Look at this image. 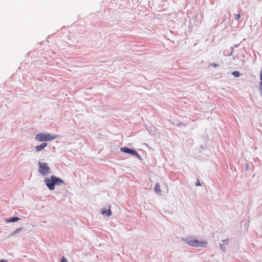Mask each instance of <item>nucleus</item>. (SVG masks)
<instances>
[{
    "instance_id": "8",
    "label": "nucleus",
    "mask_w": 262,
    "mask_h": 262,
    "mask_svg": "<svg viewBox=\"0 0 262 262\" xmlns=\"http://www.w3.org/2000/svg\"><path fill=\"white\" fill-rule=\"evenodd\" d=\"M101 213L102 214H106L107 216H110L112 215V211L109 208L107 210H104L102 211Z\"/></svg>"
},
{
    "instance_id": "13",
    "label": "nucleus",
    "mask_w": 262,
    "mask_h": 262,
    "mask_svg": "<svg viewBox=\"0 0 262 262\" xmlns=\"http://www.w3.org/2000/svg\"><path fill=\"white\" fill-rule=\"evenodd\" d=\"M60 262H67V259L64 257H63Z\"/></svg>"
},
{
    "instance_id": "2",
    "label": "nucleus",
    "mask_w": 262,
    "mask_h": 262,
    "mask_svg": "<svg viewBox=\"0 0 262 262\" xmlns=\"http://www.w3.org/2000/svg\"><path fill=\"white\" fill-rule=\"evenodd\" d=\"M183 241L188 245L195 247H205L207 244L206 241H199L192 236L187 237Z\"/></svg>"
},
{
    "instance_id": "12",
    "label": "nucleus",
    "mask_w": 262,
    "mask_h": 262,
    "mask_svg": "<svg viewBox=\"0 0 262 262\" xmlns=\"http://www.w3.org/2000/svg\"><path fill=\"white\" fill-rule=\"evenodd\" d=\"M240 14H234V17L236 20H238L240 18Z\"/></svg>"
},
{
    "instance_id": "14",
    "label": "nucleus",
    "mask_w": 262,
    "mask_h": 262,
    "mask_svg": "<svg viewBox=\"0 0 262 262\" xmlns=\"http://www.w3.org/2000/svg\"><path fill=\"white\" fill-rule=\"evenodd\" d=\"M195 184H196V186H200L201 185V184L200 183V181H199V179L197 180V182L195 183Z\"/></svg>"
},
{
    "instance_id": "3",
    "label": "nucleus",
    "mask_w": 262,
    "mask_h": 262,
    "mask_svg": "<svg viewBox=\"0 0 262 262\" xmlns=\"http://www.w3.org/2000/svg\"><path fill=\"white\" fill-rule=\"evenodd\" d=\"M58 137L55 134H50L48 133H41L36 136L35 139L39 142L50 141Z\"/></svg>"
},
{
    "instance_id": "1",
    "label": "nucleus",
    "mask_w": 262,
    "mask_h": 262,
    "mask_svg": "<svg viewBox=\"0 0 262 262\" xmlns=\"http://www.w3.org/2000/svg\"><path fill=\"white\" fill-rule=\"evenodd\" d=\"M45 182L47 186L51 190L55 189V185H60L61 184H63V181L61 179L54 176L47 177L45 180Z\"/></svg>"
},
{
    "instance_id": "9",
    "label": "nucleus",
    "mask_w": 262,
    "mask_h": 262,
    "mask_svg": "<svg viewBox=\"0 0 262 262\" xmlns=\"http://www.w3.org/2000/svg\"><path fill=\"white\" fill-rule=\"evenodd\" d=\"M20 220V219L19 217H12L8 220H7L6 222H15L18 221Z\"/></svg>"
},
{
    "instance_id": "10",
    "label": "nucleus",
    "mask_w": 262,
    "mask_h": 262,
    "mask_svg": "<svg viewBox=\"0 0 262 262\" xmlns=\"http://www.w3.org/2000/svg\"><path fill=\"white\" fill-rule=\"evenodd\" d=\"M22 229H23L22 228H19L17 229L13 233H12L11 236L14 235L17 233L19 232L22 230Z\"/></svg>"
},
{
    "instance_id": "16",
    "label": "nucleus",
    "mask_w": 262,
    "mask_h": 262,
    "mask_svg": "<svg viewBox=\"0 0 262 262\" xmlns=\"http://www.w3.org/2000/svg\"><path fill=\"white\" fill-rule=\"evenodd\" d=\"M0 262H7V260H0Z\"/></svg>"
},
{
    "instance_id": "5",
    "label": "nucleus",
    "mask_w": 262,
    "mask_h": 262,
    "mask_svg": "<svg viewBox=\"0 0 262 262\" xmlns=\"http://www.w3.org/2000/svg\"><path fill=\"white\" fill-rule=\"evenodd\" d=\"M120 150L125 153H128L129 154H132L133 155L136 156L138 158H140V155L138 154V152L134 149L128 148L127 147H122L120 148Z\"/></svg>"
},
{
    "instance_id": "7",
    "label": "nucleus",
    "mask_w": 262,
    "mask_h": 262,
    "mask_svg": "<svg viewBox=\"0 0 262 262\" xmlns=\"http://www.w3.org/2000/svg\"><path fill=\"white\" fill-rule=\"evenodd\" d=\"M154 190L156 193L159 194H161L160 186L159 183H157L156 184Z\"/></svg>"
},
{
    "instance_id": "4",
    "label": "nucleus",
    "mask_w": 262,
    "mask_h": 262,
    "mask_svg": "<svg viewBox=\"0 0 262 262\" xmlns=\"http://www.w3.org/2000/svg\"><path fill=\"white\" fill-rule=\"evenodd\" d=\"M38 171L43 176H47L50 172V168L47 163L45 162H38Z\"/></svg>"
},
{
    "instance_id": "15",
    "label": "nucleus",
    "mask_w": 262,
    "mask_h": 262,
    "mask_svg": "<svg viewBox=\"0 0 262 262\" xmlns=\"http://www.w3.org/2000/svg\"><path fill=\"white\" fill-rule=\"evenodd\" d=\"M211 65H212L214 68H215V67H218V66H219V65H218V64H215V63H212Z\"/></svg>"
},
{
    "instance_id": "6",
    "label": "nucleus",
    "mask_w": 262,
    "mask_h": 262,
    "mask_svg": "<svg viewBox=\"0 0 262 262\" xmlns=\"http://www.w3.org/2000/svg\"><path fill=\"white\" fill-rule=\"evenodd\" d=\"M47 146V143H43L40 145L36 146L35 148L36 151L38 152L42 150L45 147Z\"/></svg>"
},
{
    "instance_id": "11",
    "label": "nucleus",
    "mask_w": 262,
    "mask_h": 262,
    "mask_svg": "<svg viewBox=\"0 0 262 262\" xmlns=\"http://www.w3.org/2000/svg\"><path fill=\"white\" fill-rule=\"evenodd\" d=\"M232 74L233 76H234L235 77H236L239 76V75H240L239 72L237 71H235L233 72Z\"/></svg>"
}]
</instances>
